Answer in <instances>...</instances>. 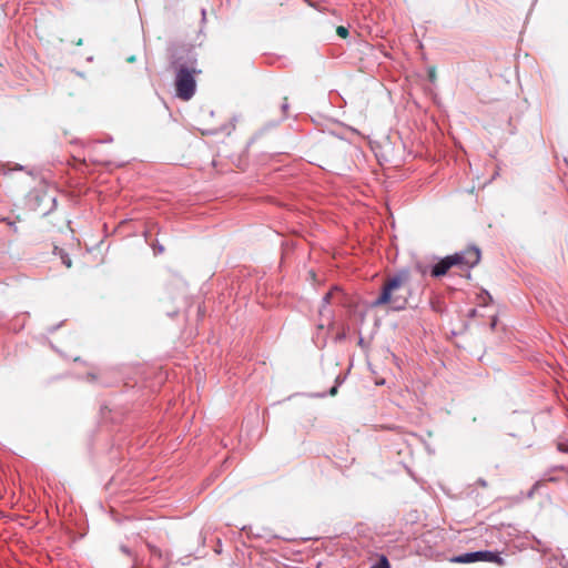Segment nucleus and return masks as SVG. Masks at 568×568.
I'll list each match as a JSON object with an SVG mask.
<instances>
[{
    "mask_svg": "<svg viewBox=\"0 0 568 568\" xmlns=\"http://www.w3.org/2000/svg\"><path fill=\"white\" fill-rule=\"evenodd\" d=\"M409 294V274L407 271H400L385 281L379 296L372 306L387 305L390 310L402 311L408 303Z\"/></svg>",
    "mask_w": 568,
    "mask_h": 568,
    "instance_id": "f257e3e1",
    "label": "nucleus"
},
{
    "mask_svg": "<svg viewBox=\"0 0 568 568\" xmlns=\"http://www.w3.org/2000/svg\"><path fill=\"white\" fill-rule=\"evenodd\" d=\"M173 68L175 70V92L176 97L183 101H189L193 98L196 91L195 75L200 73L196 69L195 62L180 63L174 62Z\"/></svg>",
    "mask_w": 568,
    "mask_h": 568,
    "instance_id": "f03ea898",
    "label": "nucleus"
},
{
    "mask_svg": "<svg viewBox=\"0 0 568 568\" xmlns=\"http://www.w3.org/2000/svg\"><path fill=\"white\" fill-rule=\"evenodd\" d=\"M455 562L459 564H470L476 561H488V562H495L499 566H503L505 564L504 559L499 556L498 552L489 551V550H480V551H474V552H466L463 555H459L453 559Z\"/></svg>",
    "mask_w": 568,
    "mask_h": 568,
    "instance_id": "7ed1b4c3",
    "label": "nucleus"
},
{
    "mask_svg": "<svg viewBox=\"0 0 568 568\" xmlns=\"http://www.w3.org/2000/svg\"><path fill=\"white\" fill-rule=\"evenodd\" d=\"M449 256L452 261L455 262V266H458L462 270H469L479 263L480 251L478 247L471 246Z\"/></svg>",
    "mask_w": 568,
    "mask_h": 568,
    "instance_id": "20e7f679",
    "label": "nucleus"
},
{
    "mask_svg": "<svg viewBox=\"0 0 568 568\" xmlns=\"http://www.w3.org/2000/svg\"><path fill=\"white\" fill-rule=\"evenodd\" d=\"M455 266V262L452 261L450 256H446L442 258L437 264H435L432 268V276L439 277L445 275L450 267Z\"/></svg>",
    "mask_w": 568,
    "mask_h": 568,
    "instance_id": "39448f33",
    "label": "nucleus"
},
{
    "mask_svg": "<svg viewBox=\"0 0 568 568\" xmlns=\"http://www.w3.org/2000/svg\"><path fill=\"white\" fill-rule=\"evenodd\" d=\"M339 290L337 287H334L333 290H331L329 292H327L324 297H323V304L324 305H327L331 303V300L333 298V296L335 295V293H338Z\"/></svg>",
    "mask_w": 568,
    "mask_h": 568,
    "instance_id": "423d86ee",
    "label": "nucleus"
},
{
    "mask_svg": "<svg viewBox=\"0 0 568 568\" xmlns=\"http://www.w3.org/2000/svg\"><path fill=\"white\" fill-rule=\"evenodd\" d=\"M148 548H149V550H150V552H151V556H152V557H156V558H159V559H161V558H162V551H161V549H159L158 547H155V546H153V545H151V544H148Z\"/></svg>",
    "mask_w": 568,
    "mask_h": 568,
    "instance_id": "0eeeda50",
    "label": "nucleus"
},
{
    "mask_svg": "<svg viewBox=\"0 0 568 568\" xmlns=\"http://www.w3.org/2000/svg\"><path fill=\"white\" fill-rule=\"evenodd\" d=\"M478 297L480 300V305H487L488 302L491 301V296L489 295L488 292H483Z\"/></svg>",
    "mask_w": 568,
    "mask_h": 568,
    "instance_id": "6e6552de",
    "label": "nucleus"
},
{
    "mask_svg": "<svg viewBox=\"0 0 568 568\" xmlns=\"http://www.w3.org/2000/svg\"><path fill=\"white\" fill-rule=\"evenodd\" d=\"M337 34L342 38H346L347 34H348V30L347 28L343 27V26H339L336 30Z\"/></svg>",
    "mask_w": 568,
    "mask_h": 568,
    "instance_id": "1a4fd4ad",
    "label": "nucleus"
},
{
    "mask_svg": "<svg viewBox=\"0 0 568 568\" xmlns=\"http://www.w3.org/2000/svg\"><path fill=\"white\" fill-rule=\"evenodd\" d=\"M372 568H389V564L385 557L382 558L378 565L373 566Z\"/></svg>",
    "mask_w": 568,
    "mask_h": 568,
    "instance_id": "9d476101",
    "label": "nucleus"
},
{
    "mask_svg": "<svg viewBox=\"0 0 568 568\" xmlns=\"http://www.w3.org/2000/svg\"><path fill=\"white\" fill-rule=\"evenodd\" d=\"M121 550L123 554L131 556V550L126 546H121Z\"/></svg>",
    "mask_w": 568,
    "mask_h": 568,
    "instance_id": "9b49d317",
    "label": "nucleus"
},
{
    "mask_svg": "<svg viewBox=\"0 0 568 568\" xmlns=\"http://www.w3.org/2000/svg\"><path fill=\"white\" fill-rule=\"evenodd\" d=\"M337 394V385L333 386L329 390V395L334 396Z\"/></svg>",
    "mask_w": 568,
    "mask_h": 568,
    "instance_id": "f8f14e48",
    "label": "nucleus"
},
{
    "mask_svg": "<svg viewBox=\"0 0 568 568\" xmlns=\"http://www.w3.org/2000/svg\"><path fill=\"white\" fill-rule=\"evenodd\" d=\"M282 109L284 112H286V110L288 109V103H287V99L285 98L284 99V103L282 104Z\"/></svg>",
    "mask_w": 568,
    "mask_h": 568,
    "instance_id": "ddd939ff",
    "label": "nucleus"
},
{
    "mask_svg": "<svg viewBox=\"0 0 568 568\" xmlns=\"http://www.w3.org/2000/svg\"><path fill=\"white\" fill-rule=\"evenodd\" d=\"M63 263L65 264L67 267H71V260L69 257L63 258Z\"/></svg>",
    "mask_w": 568,
    "mask_h": 568,
    "instance_id": "4468645a",
    "label": "nucleus"
},
{
    "mask_svg": "<svg viewBox=\"0 0 568 568\" xmlns=\"http://www.w3.org/2000/svg\"><path fill=\"white\" fill-rule=\"evenodd\" d=\"M7 171H6V168L4 165H0V174H6Z\"/></svg>",
    "mask_w": 568,
    "mask_h": 568,
    "instance_id": "2eb2a0df",
    "label": "nucleus"
},
{
    "mask_svg": "<svg viewBox=\"0 0 568 568\" xmlns=\"http://www.w3.org/2000/svg\"><path fill=\"white\" fill-rule=\"evenodd\" d=\"M429 78H430V80H434V78H435V71L434 70L429 71Z\"/></svg>",
    "mask_w": 568,
    "mask_h": 568,
    "instance_id": "dca6fc26",
    "label": "nucleus"
},
{
    "mask_svg": "<svg viewBox=\"0 0 568 568\" xmlns=\"http://www.w3.org/2000/svg\"><path fill=\"white\" fill-rule=\"evenodd\" d=\"M475 315H476V310L474 308V310H471V311H470L469 316H471V317H473V316H475Z\"/></svg>",
    "mask_w": 568,
    "mask_h": 568,
    "instance_id": "f3484780",
    "label": "nucleus"
},
{
    "mask_svg": "<svg viewBox=\"0 0 568 568\" xmlns=\"http://www.w3.org/2000/svg\"><path fill=\"white\" fill-rule=\"evenodd\" d=\"M538 487V483L534 485L532 490L530 491L529 496L532 495L534 490Z\"/></svg>",
    "mask_w": 568,
    "mask_h": 568,
    "instance_id": "a211bd4d",
    "label": "nucleus"
},
{
    "mask_svg": "<svg viewBox=\"0 0 568 568\" xmlns=\"http://www.w3.org/2000/svg\"><path fill=\"white\" fill-rule=\"evenodd\" d=\"M158 251L163 252V246H159Z\"/></svg>",
    "mask_w": 568,
    "mask_h": 568,
    "instance_id": "6ab92c4d",
    "label": "nucleus"
}]
</instances>
